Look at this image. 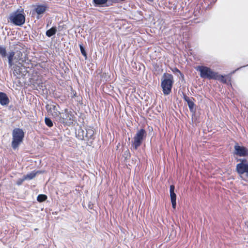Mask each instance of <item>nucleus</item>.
I'll list each match as a JSON object with an SVG mask.
<instances>
[{
  "label": "nucleus",
  "mask_w": 248,
  "mask_h": 248,
  "mask_svg": "<svg viewBox=\"0 0 248 248\" xmlns=\"http://www.w3.org/2000/svg\"><path fill=\"white\" fill-rule=\"evenodd\" d=\"M234 153L239 156H248V149L244 146H239L236 143L234 147Z\"/></svg>",
  "instance_id": "obj_11"
},
{
  "label": "nucleus",
  "mask_w": 248,
  "mask_h": 248,
  "mask_svg": "<svg viewBox=\"0 0 248 248\" xmlns=\"http://www.w3.org/2000/svg\"><path fill=\"white\" fill-rule=\"evenodd\" d=\"M12 136V147L14 149H16L23 141L24 132L22 129L16 128L13 131Z\"/></svg>",
  "instance_id": "obj_4"
},
{
  "label": "nucleus",
  "mask_w": 248,
  "mask_h": 248,
  "mask_svg": "<svg viewBox=\"0 0 248 248\" xmlns=\"http://www.w3.org/2000/svg\"><path fill=\"white\" fill-rule=\"evenodd\" d=\"M183 98L184 100L187 102L190 111L191 112H193L194 110V107L195 106L194 101H195V99L192 97L190 98L185 93L183 94Z\"/></svg>",
  "instance_id": "obj_12"
},
{
  "label": "nucleus",
  "mask_w": 248,
  "mask_h": 248,
  "mask_svg": "<svg viewBox=\"0 0 248 248\" xmlns=\"http://www.w3.org/2000/svg\"><path fill=\"white\" fill-rule=\"evenodd\" d=\"M8 21L15 25L21 26L25 22V16H9Z\"/></svg>",
  "instance_id": "obj_10"
},
{
  "label": "nucleus",
  "mask_w": 248,
  "mask_h": 248,
  "mask_svg": "<svg viewBox=\"0 0 248 248\" xmlns=\"http://www.w3.org/2000/svg\"><path fill=\"white\" fill-rule=\"evenodd\" d=\"M236 170L242 179L248 181V162L246 159H242L237 164Z\"/></svg>",
  "instance_id": "obj_5"
},
{
  "label": "nucleus",
  "mask_w": 248,
  "mask_h": 248,
  "mask_svg": "<svg viewBox=\"0 0 248 248\" xmlns=\"http://www.w3.org/2000/svg\"><path fill=\"white\" fill-rule=\"evenodd\" d=\"M76 95V93H74L73 96H72V98L74 97Z\"/></svg>",
  "instance_id": "obj_28"
},
{
  "label": "nucleus",
  "mask_w": 248,
  "mask_h": 248,
  "mask_svg": "<svg viewBox=\"0 0 248 248\" xmlns=\"http://www.w3.org/2000/svg\"><path fill=\"white\" fill-rule=\"evenodd\" d=\"M0 55L2 57H5L6 56V51L4 47L0 46Z\"/></svg>",
  "instance_id": "obj_22"
},
{
  "label": "nucleus",
  "mask_w": 248,
  "mask_h": 248,
  "mask_svg": "<svg viewBox=\"0 0 248 248\" xmlns=\"http://www.w3.org/2000/svg\"><path fill=\"white\" fill-rule=\"evenodd\" d=\"M154 69L155 71H157V69L159 68V66L157 65V63L154 65Z\"/></svg>",
  "instance_id": "obj_27"
},
{
  "label": "nucleus",
  "mask_w": 248,
  "mask_h": 248,
  "mask_svg": "<svg viewBox=\"0 0 248 248\" xmlns=\"http://www.w3.org/2000/svg\"><path fill=\"white\" fill-rule=\"evenodd\" d=\"M26 14L24 13V10L22 8L18 9L14 14L13 16H25Z\"/></svg>",
  "instance_id": "obj_20"
},
{
  "label": "nucleus",
  "mask_w": 248,
  "mask_h": 248,
  "mask_svg": "<svg viewBox=\"0 0 248 248\" xmlns=\"http://www.w3.org/2000/svg\"><path fill=\"white\" fill-rule=\"evenodd\" d=\"M79 47H80V50L81 54L84 57H85L86 58L87 57V53H86V51L85 50V48L83 47L82 44H79Z\"/></svg>",
  "instance_id": "obj_23"
},
{
  "label": "nucleus",
  "mask_w": 248,
  "mask_h": 248,
  "mask_svg": "<svg viewBox=\"0 0 248 248\" xmlns=\"http://www.w3.org/2000/svg\"><path fill=\"white\" fill-rule=\"evenodd\" d=\"M171 71L174 73H179L180 75H183V74L181 72V71L177 68V67H174L173 68H172L171 69Z\"/></svg>",
  "instance_id": "obj_26"
},
{
  "label": "nucleus",
  "mask_w": 248,
  "mask_h": 248,
  "mask_svg": "<svg viewBox=\"0 0 248 248\" xmlns=\"http://www.w3.org/2000/svg\"><path fill=\"white\" fill-rule=\"evenodd\" d=\"M94 132L93 128H89L86 129V133L85 136L82 135L80 139L88 141L89 145H91L94 140Z\"/></svg>",
  "instance_id": "obj_8"
},
{
  "label": "nucleus",
  "mask_w": 248,
  "mask_h": 248,
  "mask_svg": "<svg viewBox=\"0 0 248 248\" xmlns=\"http://www.w3.org/2000/svg\"><path fill=\"white\" fill-rule=\"evenodd\" d=\"M57 32V29L55 27H53L50 29L46 31V34L47 37H50L55 35Z\"/></svg>",
  "instance_id": "obj_17"
},
{
  "label": "nucleus",
  "mask_w": 248,
  "mask_h": 248,
  "mask_svg": "<svg viewBox=\"0 0 248 248\" xmlns=\"http://www.w3.org/2000/svg\"><path fill=\"white\" fill-rule=\"evenodd\" d=\"M95 3L97 4H103L105 3L107 0H93Z\"/></svg>",
  "instance_id": "obj_24"
},
{
  "label": "nucleus",
  "mask_w": 248,
  "mask_h": 248,
  "mask_svg": "<svg viewBox=\"0 0 248 248\" xmlns=\"http://www.w3.org/2000/svg\"><path fill=\"white\" fill-rule=\"evenodd\" d=\"M25 180H26V179H25L24 176H23V177L22 178H20V179H18L16 182V184L18 186H20L23 183V182Z\"/></svg>",
  "instance_id": "obj_25"
},
{
  "label": "nucleus",
  "mask_w": 248,
  "mask_h": 248,
  "mask_svg": "<svg viewBox=\"0 0 248 248\" xmlns=\"http://www.w3.org/2000/svg\"><path fill=\"white\" fill-rule=\"evenodd\" d=\"M147 135L146 132L144 129H140L135 134L132 141V148L136 150L141 145L143 140Z\"/></svg>",
  "instance_id": "obj_6"
},
{
  "label": "nucleus",
  "mask_w": 248,
  "mask_h": 248,
  "mask_svg": "<svg viewBox=\"0 0 248 248\" xmlns=\"http://www.w3.org/2000/svg\"><path fill=\"white\" fill-rule=\"evenodd\" d=\"M13 74L15 76L20 75L22 73L21 67L17 65H15L13 67Z\"/></svg>",
  "instance_id": "obj_16"
},
{
  "label": "nucleus",
  "mask_w": 248,
  "mask_h": 248,
  "mask_svg": "<svg viewBox=\"0 0 248 248\" xmlns=\"http://www.w3.org/2000/svg\"><path fill=\"white\" fill-rule=\"evenodd\" d=\"M47 197L46 195L45 194H39L38 195L37 197V200L38 202H43L46 200Z\"/></svg>",
  "instance_id": "obj_19"
},
{
  "label": "nucleus",
  "mask_w": 248,
  "mask_h": 248,
  "mask_svg": "<svg viewBox=\"0 0 248 248\" xmlns=\"http://www.w3.org/2000/svg\"><path fill=\"white\" fill-rule=\"evenodd\" d=\"M59 121L66 125H71L75 121L74 112L65 108L64 112H60L58 117Z\"/></svg>",
  "instance_id": "obj_3"
},
{
  "label": "nucleus",
  "mask_w": 248,
  "mask_h": 248,
  "mask_svg": "<svg viewBox=\"0 0 248 248\" xmlns=\"http://www.w3.org/2000/svg\"><path fill=\"white\" fill-rule=\"evenodd\" d=\"M38 172V171H33L27 175H25L24 176L26 180H31L35 177Z\"/></svg>",
  "instance_id": "obj_18"
},
{
  "label": "nucleus",
  "mask_w": 248,
  "mask_h": 248,
  "mask_svg": "<svg viewBox=\"0 0 248 248\" xmlns=\"http://www.w3.org/2000/svg\"><path fill=\"white\" fill-rule=\"evenodd\" d=\"M173 83V76L171 74L165 73L163 75L161 82V86L164 95L170 94Z\"/></svg>",
  "instance_id": "obj_2"
},
{
  "label": "nucleus",
  "mask_w": 248,
  "mask_h": 248,
  "mask_svg": "<svg viewBox=\"0 0 248 248\" xmlns=\"http://www.w3.org/2000/svg\"><path fill=\"white\" fill-rule=\"evenodd\" d=\"M175 186L172 185L170 186V192L171 199V202L172 203V206L173 209L176 208V195L174 192Z\"/></svg>",
  "instance_id": "obj_13"
},
{
  "label": "nucleus",
  "mask_w": 248,
  "mask_h": 248,
  "mask_svg": "<svg viewBox=\"0 0 248 248\" xmlns=\"http://www.w3.org/2000/svg\"><path fill=\"white\" fill-rule=\"evenodd\" d=\"M15 55V52L13 51H12L9 52V54L8 56V64L10 67H11L13 65V61L14 60H16V62H18L19 60L22 59V53L20 51H17L16 52V56L14 57Z\"/></svg>",
  "instance_id": "obj_7"
},
{
  "label": "nucleus",
  "mask_w": 248,
  "mask_h": 248,
  "mask_svg": "<svg viewBox=\"0 0 248 248\" xmlns=\"http://www.w3.org/2000/svg\"><path fill=\"white\" fill-rule=\"evenodd\" d=\"M45 122L46 124L49 127H51L53 125V123L50 118H45Z\"/></svg>",
  "instance_id": "obj_21"
},
{
  "label": "nucleus",
  "mask_w": 248,
  "mask_h": 248,
  "mask_svg": "<svg viewBox=\"0 0 248 248\" xmlns=\"http://www.w3.org/2000/svg\"><path fill=\"white\" fill-rule=\"evenodd\" d=\"M196 70L200 72L201 78L204 79L217 80L224 84L231 83V76L230 75L223 76L214 71L210 68L205 66H198Z\"/></svg>",
  "instance_id": "obj_1"
},
{
  "label": "nucleus",
  "mask_w": 248,
  "mask_h": 248,
  "mask_svg": "<svg viewBox=\"0 0 248 248\" xmlns=\"http://www.w3.org/2000/svg\"><path fill=\"white\" fill-rule=\"evenodd\" d=\"M46 9V7L44 5H37L34 8L36 13L38 15L43 14Z\"/></svg>",
  "instance_id": "obj_15"
},
{
  "label": "nucleus",
  "mask_w": 248,
  "mask_h": 248,
  "mask_svg": "<svg viewBox=\"0 0 248 248\" xmlns=\"http://www.w3.org/2000/svg\"><path fill=\"white\" fill-rule=\"evenodd\" d=\"M9 103V99L6 94L4 93L0 92V104L2 105H7Z\"/></svg>",
  "instance_id": "obj_14"
},
{
  "label": "nucleus",
  "mask_w": 248,
  "mask_h": 248,
  "mask_svg": "<svg viewBox=\"0 0 248 248\" xmlns=\"http://www.w3.org/2000/svg\"><path fill=\"white\" fill-rule=\"evenodd\" d=\"M57 106L59 107V105L56 104L46 105V109L48 113H50L54 118H58L60 114V112L58 110Z\"/></svg>",
  "instance_id": "obj_9"
}]
</instances>
